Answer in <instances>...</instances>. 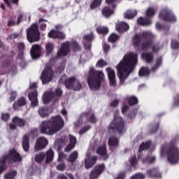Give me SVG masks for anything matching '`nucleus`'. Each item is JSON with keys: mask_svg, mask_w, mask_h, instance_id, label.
Listing matches in <instances>:
<instances>
[{"mask_svg": "<svg viewBox=\"0 0 179 179\" xmlns=\"http://www.w3.org/2000/svg\"><path fill=\"white\" fill-rule=\"evenodd\" d=\"M138 64V56L135 53H128L126 55L118 65L116 66L117 76L120 79V85H124L125 79L134 71L135 66Z\"/></svg>", "mask_w": 179, "mask_h": 179, "instance_id": "1", "label": "nucleus"}, {"mask_svg": "<svg viewBox=\"0 0 179 179\" xmlns=\"http://www.w3.org/2000/svg\"><path fill=\"white\" fill-rule=\"evenodd\" d=\"M65 123L61 116L57 115L52 117L49 120L43 121L39 126L41 134L45 135H54L58 131H61L64 128Z\"/></svg>", "mask_w": 179, "mask_h": 179, "instance_id": "2", "label": "nucleus"}, {"mask_svg": "<svg viewBox=\"0 0 179 179\" xmlns=\"http://www.w3.org/2000/svg\"><path fill=\"white\" fill-rule=\"evenodd\" d=\"M150 37V32L145 31L142 34H136L134 35L133 38V45L136 51H141V50H152L155 52H157L159 49H157V45H153L152 42L143 43L141 45V41Z\"/></svg>", "mask_w": 179, "mask_h": 179, "instance_id": "3", "label": "nucleus"}, {"mask_svg": "<svg viewBox=\"0 0 179 179\" xmlns=\"http://www.w3.org/2000/svg\"><path fill=\"white\" fill-rule=\"evenodd\" d=\"M104 80V73L101 71H96L91 67L87 77V83L91 90H99L101 82Z\"/></svg>", "mask_w": 179, "mask_h": 179, "instance_id": "4", "label": "nucleus"}, {"mask_svg": "<svg viewBox=\"0 0 179 179\" xmlns=\"http://www.w3.org/2000/svg\"><path fill=\"white\" fill-rule=\"evenodd\" d=\"M167 155V159L171 164H176L179 162V150L176 145L171 143L170 144H165L162 145L161 155L164 156Z\"/></svg>", "mask_w": 179, "mask_h": 179, "instance_id": "5", "label": "nucleus"}, {"mask_svg": "<svg viewBox=\"0 0 179 179\" xmlns=\"http://www.w3.org/2000/svg\"><path fill=\"white\" fill-rule=\"evenodd\" d=\"M16 163L17 162H22V157L16 152L15 150H11L8 152V154L4 155L0 158V174L6 169L5 163Z\"/></svg>", "mask_w": 179, "mask_h": 179, "instance_id": "6", "label": "nucleus"}, {"mask_svg": "<svg viewBox=\"0 0 179 179\" xmlns=\"http://www.w3.org/2000/svg\"><path fill=\"white\" fill-rule=\"evenodd\" d=\"M59 82V83H64L67 89L74 90L75 92H78V90L82 89V83L75 77L66 78V76H63Z\"/></svg>", "mask_w": 179, "mask_h": 179, "instance_id": "7", "label": "nucleus"}, {"mask_svg": "<svg viewBox=\"0 0 179 179\" xmlns=\"http://www.w3.org/2000/svg\"><path fill=\"white\" fill-rule=\"evenodd\" d=\"M73 48L74 51H76L80 48L78 43L76 41H73L72 43L66 42L62 44L60 50L57 52V57L58 58H61L62 57H65V55H67L69 54L70 49Z\"/></svg>", "mask_w": 179, "mask_h": 179, "instance_id": "8", "label": "nucleus"}, {"mask_svg": "<svg viewBox=\"0 0 179 179\" xmlns=\"http://www.w3.org/2000/svg\"><path fill=\"white\" fill-rule=\"evenodd\" d=\"M108 129L110 132H111V131H117L120 132V134L124 132L125 131V127H124V120H122V117L115 116L113 120L110 122Z\"/></svg>", "mask_w": 179, "mask_h": 179, "instance_id": "9", "label": "nucleus"}, {"mask_svg": "<svg viewBox=\"0 0 179 179\" xmlns=\"http://www.w3.org/2000/svg\"><path fill=\"white\" fill-rule=\"evenodd\" d=\"M27 38L29 43H34L40 40V32L38 27L36 24H33L31 27L27 30Z\"/></svg>", "mask_w": 179, "mask_h": 179, "instance_id": "10", "label": "nucleus"}, {"mask_svg": "<svg viewBox=\"0 0 179 179\" xmlns=\"http://www.w3.org/2000/svg\"><path fill=\"white\" fill-rule=\"evenodd\" d=\"M83 122H96V117L93 113H83L78 121L74 123L75 128H79L82 127Z\"/></svg>", "mask_w": 179, "mask_h": 179, "instance_id": "11", "label": "nucleus"}, {"mask_svg": "<svg viewBox=\"0 0 179 179\" xmlns=\"http://www.w3.org/2000/svg\"><path fill=\"white\" fill-rule=\"evenodd\" d=\"M52 78H54V71H52L51 68H45L41 76V79L43 85L51 82V79H52Z\"/></svg>", "mask_w": 179, "mask_h": 179, "instance_id": "12", "label": "nucleus"}, {"mask_svg": "<svg viewBox=\"0 0 179 179\" xmlns=\"http://www.w3.org/2000/svg\"><path fill=\"white\" fill-rule=\"evenodd\" d=\"M159 19H162L165 22H171V23L177 22V18L176 15L168 10H163L159 13Z\"/></svg>", "mask_w": 179, "mask_h": 179, "instance_id": "13", "label": "nucleus"}, {"mask_svg": "<svg viewBox=\"0 0 179 179\" xmlns=\"http://www.w3.org/2000/svg\"><path fill=\"white\" fill-rule=\"evenodd\" d=\"M61 94H62V90H61L60 88H57L55 94L52 92H46L44 93L43 97V103L47 104V103H50V101H51L54 96H61Z\"/></svg>", "mask_w": 179, "mask_h": 179, "instance_id": "14", "label": "nucleus"}, {"mask_svg": "<svg viewBox=\"0 0 179 179\" xmlns=\"http://www.w3.org/2000/svg\"><path fill=\"white\" fill-rule=\"evenodd\" d=\"M47 145H48V140L47 138L44 137L38 138L35 145V152H38V150L44 149Z\"/></svg>", "mask_w": 179, "mask_h": 179, "instance_id": "15", "label": "nucleus"}, {"mask_svg": "<svg viewBox=\"0 0 179 179\" xmlns=\"http://www.w3.org/2000/svg\"><path fill=\"white\" fill-rule=\"evenodd\" d=\"M106 72L108 73L110 86H113V87H115L117 85V80H115V72L110 67L106 68Z\"/></svg>", "mask_w": 179, "mask_h": 179, "instance_id": "16", "label": "nucleus"}, {"mask_svg": "<svg viewBox=\"0 0 179 179\" xmlns=\"http://www.w3.org/2000/svg\"><path fill=\"white\" fill-rule=\"evenodd\" d=\"M104 171V164L98 165L90 174V179H97Z\"/></svg>", "mask_w": 179, "mask_h": 179, "instance_id": "17", "label": "nucleus"}, {"mask_svg": "<svg viewBox=\"0 0 179 179\" xmlns=\"http://www.w3.org/2000/svg\"><path fill=\"white\" fill-rule=\"evenodd\" d=\"M26 124V120L17 116L13 118V123L10 124L11 129H16V127H24Z\"/></svg>", "mask_w": 179, "mask_h": 179, "instance_id": "18", "label": "nucleus"}, {"mask_svg": "<svg viewBox=\"0 0 179 179\" xmlns=\"http://www.w3.org/2000/svg\"><path fill=\"white\" fill-rule=\"evenodd\" d=\"M94 38V36H93V33H90V34L84 36L83 43L85 50H90V47H92L90 41H93Z\"/></svg>", "mask_w": 179, "mask_h": 179, "instance_id": "19", "label": "nucleus"}, {"mask_svg": "<svg viewBox=\"0 0 179 179\" xmlns=\"http://www.w3.org/2000/svg\"><path fill=\"white\" fill-rule=\"evenodd\" d=\"M41 52V48L39 45H34L31 49V56L33 59L38 58L40 57V53Z\"/></svg>", "mask_w": 179, "mask_h": 179, "instance_id": "20", "label": "nucleus"}, {"mask_svg": "<svg viewBox=\"0 0 179 179\" xmlns=\"http://www.w3.org/2000/svg\"><path fill=\"white\" fill-rule=\"evenodd\" d=\"M97 158L96 157H90V155L87 154V158L85 159V169H89L93 166L94 163H96Z\"/></svg>", "mask_w": 179, "mask_h": 179, "instance_id": "21", "label": "nucleus"}, {"mask_svg": "<svg viewBox=\"0 0 179 179\" xmlns=\"http://www.w3.org/2000/svg\"><path fill=\"white\" fill-rule=\"evenodd\" d=\"M115 29L117 31L120 33H122L124 31H127L128 29H129V25L124 22H117L115 26Z\"/></svg>", "mask_w": 179, "mask_h": 179, "instance_id": "22", "label": "nucleus"}, {"mask_svg": "<svg viewBox=\"0 0 179 179\" xmlns=\"http://www.w3.org/2000/svg\"><path fill=\"white\" fill-rule=\"evenodd\" d=\"M69 144L66 146L65 148V152H71L73 148H75V145H76V137L73 136L72 135L69 136Z\"/></svg>", "mask_w": 179, "mask_h": 179, "instance_id": "23", "label": "nucleus"}, {"mask_svg": "<svg viewBox=\"0 0 179 179\" xmlns=\"http://www.w3.org/2000/svg\"><path fill=\"white\" fill-rule=\"evenodd\" d=\"M28 97L33 107H36L38 104V101H37V90H34L33 92L29 94Z\"/></svg>", "mask_w": 179, "mask_h": 179, "instance_id": "24", "label": "nucleus"}, {"mask_svg": "<svg viewBox=\"0 0 179 179\" xmlns=\"http://www.w3.org/2000/svg\"><path fill=\"white\" fill-rule=\"evenodd\" d=\"M97 155H100L103 160L107 158V150H106V144H103L102 146H99L96 150Z\"/></svg>", "mask_w": 179, "mask_h": 179, "instance_id": "25", "label": "nucleus"}, {"mask_svg": "<svg viewBox=\"0 0 179 179\" xmlns=\"http://www.w3.org/2000/svg\"><path fill=\"white\" fill-rule=\"evenodd\" d=\"M138 15L136 10H128L124 14V19H134Z\"/></svg>", "mask_w": 179, "mask_h": 179, "instance_id": "26", "label": "nucleus"}, {"mask_svg": "<svg viewBox=\"0 0 179 179\" xmlns=\"http://www.w3.org/2000/svg\"><path fill=\"white\" fill-rule=\"evenodd\" d=\"M137 23H138V24H140L141 26H150V24H152V20L147 19V18H143L142 17H140L137 20Z\"/></svg>", "mask_w": 179, "mask_h": 179, "instance_id": "27", "label": "nucleus"}, {"mask_svg": "<svg viewBox=\"0 0 179 179\" xmlns=\"http://www.w3.org/2000/svg\"><path fill=\"white\" fill-rule=\"evenodd\" d=\"M141 57L144 61L147 62L148 64H150L153 61V55L150 52H144L141 55Z\"/></svg>", "mask_w": 179, "mask_h": 179, "instance_id": "28", "label": "nucleus"}, {"mask_svg": "<svg viewBox=\"0 0 179 179\" xmlns=\"http://www.w3.org/2000/svg\"><path fill=\"white\" fill-rule=\"evenodd\" d=\"M138 75L141 78H147V76L150 75V71H149L148 67H142L138 72Z\"/></svg>", "mask_w": 179, "mask_h": 179, "instance_id": "29", "label": "nucleus"}, {"mask_svg": "<svg viewBox=\"0 0 179 179\" xmlns=\"http://www.w3.org/2000/svg\"><path fill=\"white\" fill-rule=\"evenodd\" d=\"M38 113L42 118H44L45 117H48L50 115V110L47 108H41L38 110Z\"/></svg>", "mask_w": 179, "mask_h": 179, "instance_id": "30", "label": "nucleus"}, {"mask_svg": "<svg viewBox=\"0 0 179 179\" xmlns=\"http://www.w3.org/2000/svg\"><path fill=\"white\" fill-rule=\"evenodd\" d=\"M54 160V151L52 149H50L46 152V163H51Z\"/></svg>", "mask_w": 179, "mask_h": 179, "instance_id": "31", "label": "nucleus"}, {"mask_svg": "<svg viewBox=\"0 0 179 179\" xmlns=\"http://www.w3.org/2000/svg\"><path fill=\"white\" fill-rule=\"evenodd\" d=\"M22 148L24 152H27V150H29V145L28 136H24L22 138Z\"/></svg>", "mask_w": 179, "mask_h": 179, "instance_id": "32", "label": "nucleus"}, {"mask_svg": "<svg viewBox=\"0 0 179 179\" xmlns=\"http://www.w3.org/2000/svg\"><path fill=\"white\" fill-rule=\"evenodd\" d=\"M24 104H26V100L24 98L18 99L13 105L14 110H19V107H22V106H24Z\"/></svg>", "mask_w": 179, "mask_h": 179, "instance_id": "33", "label": "nucleus"}, {"mask_svg": "<svg viewBox=\"0 0 179 179\" xmlns=\"http://www.w3.org/2000/svg\"><path fill=\"white\" fill-rule=\"evenodd\" d=\"M156 8L153 7H150L147 9L145 15L147 17H150V19H152L155 15H156Z\"/></svg>", "mask_w": 179, "mask_h": 179, "instance_id": "34", "label": "nucleus"}, {"mask_svg": "<svg viewBox=\"0 0 179 179\" xmlns=\"http://www.w3.org/2000/svg\"><path fill=\"white\" fill-rule=\"evenodd\" d=\"M114 13V10L110 8L109 7H105L102 9V14L105 17H108V16H111Z\"/></svg>", "mask_w": 179, "mask_h": 179, "instance_id": "35", "label": "nucleus"}, {"mask_svg": "<svg viewBox=\"0 0 179 179\" xmlns=\"http://www.w3.org/2000/svg\"><path fill=\"white\" fill-rule=\"evenodd\" d=\"M78 153L77 151L73 152L69 158H66V160L69 162L70 163H73L75 160L78 159Z\"/></svg>", "mask_w": 179, "mask_h": 179, "instance_id": "36", "label": "nucleus"}, {"mask_svg": "<svg viewBox=\"0 0 179 179\" xmlns=\"http://www.w3.org/2000/svg\"><path fill=\"white\" fill-rule=\"evenodd\" d=\"M148 173L151 177H162V173H160V171H159V170L156 169L150 170L148 171Z\"/></svg>", "mask_w": 179, "mask_h": 179, "instance_id": "37", "label": "nucleus"}, {"mask_svg": "<svg viewBox=\"0 0 179 179\" xmlns=\"http://www.w3.org/2000/svg\"><path fill=\"white\" fill-rule=\"evenodd\" d=\"M44 159H45V153L44 152H41L35 156V160L37 163H41Z\"/></svg>", "mask_w": 179, "mask_h": 179, "instance_id": "38", "label": "nucleus"}, {"mask_svg": "<svg viewBox=\"0 0 179 179\" xmlns=\"http://www.w3.org/2000/svg\"><path fill=\"white\" fill-rule=\"evenodd\" d=\"M150 147V141L143 143V144H141L140 145L138 152H142L143 150H146L149 149Z\"/></svg>", "mask_w": 179, "mask_h": 179, "instance_id": "39", "label": "nucleus"}, {"mask_svg": "<svg viewBox=\"0 0 179 179\" xmlns=\"http://www.w3.org/2000/svg\"><path fill=\"white\" fill-rule=\"evenodd\" d=\"M100 143V141L96 138H92L91 142H90V148L92 149V150H94Z\"/></svg>", "mask_w": 179, "mask_h": 179, "instance_id": "40", "label": "nucleus"}, {"mask_svg": "<svg viewBox=\"0 0 179 179\" xmlns=\"http://www.w3.org/2000/svg\"><path fill=\"white\" fill-rule=\"evenodd\" d=\"M96 31L99 34H107L108 33V28L106 27H98Z\"/></svg>", "mask_w": 179, "mask_h": 179, "instance_id": "41", "label": "nucleus"}, {"mask_svg": "<svg viewBox=\"0 0 179 179\" xmlns=\"http://www.w3.org/2000/svg\"><path fill=\"white\" fill-rule=\"evenodd\" d=\"M101 2H103V0H94L90 4V9H96V8L101 5Z\"/></svg>", "mask_w": 179, "mask_h": 179, "instance_id": "42", "label": "nucleus"}, {"mask_svg": "<svg viewBox=\"0 0 179 179\" xmlns=\"http://www.w3.org/2000/svg\"><path fill=\"white\" fill-rule=\"evenodd\" d=\"M47 55L51 54L54 50V44L51 43H47L45 45Z\"/></svg>", "mask_w": 179, "mask_h": 179, "instance_id": "43", "label": "nucleus"}, {"mask_svg": "<svg viewBox=\"0 0 179 179\" xmlns=\"http://www.w3.org/2000/svg\"><path fill=\"white\" fill-rule=\"evenodd\" d=\"M109 146H117L118 145V138L115 137H110L108 141Z\"/></svg>", "mask_w": 179, "mask_h": 179, "instance_id": "44", "label": "nucleus"}, {"mask_svg": "<svg viewBox=\"0 0 179 179\" xmlns=\"http://www.w3.org/2000/svg\"><path fill=\"white\" fill-rule=\"evenodd\" d=\"M127 101L129 106H134V104H136V103H138V99L135 96H129L127 97Z\"/></svg>", "mask_w": 179, "mask_h": 179, "instance_id": "45", "label": "nucleus"}, {"mask_svg": "<svg viewBox=\"0 0 179 179\" xmlns=\"http://www.w3.org/2000/svg\"><path fill=\"white\" fill-rule=\"evenodd\" d=\"M48 36L49 38H57L58 37V31L52 29L48 34Z\"/></svg>", "mask_w": 179, "mask_h": 179, "instance_id": "46", "label": "nucleus"}, {"mask_svg": "<svg viewBox=\"0 0 179 179\" xmlns=\"http://www.w3.org/2000/svg\"><path fill=\"white\" fill-rule=\"evenodd\" d=\"M119 38H120V36H118V35H117L115 34H112L110 35V36L108 38V41H110V43H115L117 39Z\"/></svg>", "mask_w": 179, "mask_h": 179, "instance_id": "47", "label": "nucleus"}, {"mask_svg": "<svg viewBox=\"0 0 179 179\" xmlns=\"http://www.w3.org/2000/svg\"><path fill=\"white\" fill-rule=\"evenodd\" d=\"M65 159H66V155H65L64 152H59L57 162H64Z\"/></svg>", "mask_w": 179, "mask_h": 179, "instance_id": "48", "label": "nucleus"}, {"mask_svg": "<svg viewBox=\"0 0 179 179\" xmlns=\"http://www.w3.org/2000/svg\"><path fill=\"white\" fill-rule=\"evenodd\" d=\"M15 176H16V171H13L9 172L6 175H5L4 178L5 179H12Z\"/></svg>", "mask_w": 179, "mask_h": 179, "instance_id": "49", "label": "nucleus"}, {"mask_svg": "<svg viewBox=\"0 0 179 179\" xmlns=\"http://www.w3.org/2000/svg\"><path fill=\"white\" fill-rule=\"evenodd\" d=\"M96 66H98L99 68H103V66H107V62H106L103 59H99L96 62Z\"/></svg>", "mask_w": 179, "mask_h": 179, "instance_id": "50", "label": "nucleus"}, {"mask_svg": "<svg viewBox=\"0 0 179 179\" xmlns=\"http://www.w3.org/2000/svg\"><path fill=\"white\" fill-rule=\"evenodd\" d=\"M156 160V157L152 156L143 160V163H153Z\"/></svg>", "mask_w": 179, "mask_h": 179, "instance_id": "51", "label": "nucleus"}, {"mask_svg": "<svg viewBox=\"0 0 179 179\" xmlns=\"http://www.w3.org/2000/svg\"><path fill=\"white\" fill-rule=\"evenodd\" d=\"M171 48L173 50H178L179 48V43L176 40H173L171 42Z\"/></svg>", "mask_w": 179, "mask_h": 179, "instance_id": "52", "label": "nucleus"}, {"mask_svg": "<svg viewBox=\"0 0 179 179\" xmlns=\"http://www.w3.org/2000/svg\"><path fill=\"white\" fill-rule=\"evenodd\" d=\"M39 23H41V29L42 30H45V27H47V21L43 20V19H41L39 20Z\"/></svg>", "mask_w": 179, "mask_h": 179, "instance_id": "53", "label": "nucleus"}, {"mask_svg": "<svg viewBox=\"0 0 179 179\" xmlns=\"http://www.w3.org/2000/svg\"><path fill=\"white\" fill-rule=\"evenodd\" d=\"M145 178V175L142 173H137L131 177V179H143Z\"/></svg>", "mask_w": 179, "mask_h": 179, "instance_id": "54", "label": "nucleus"}, {"mask_svg": "<svg viewBox=\"0 0 179 179\" xmlns=\"http://www.w3.org/2000/svg\"><path fill=\"white\" fill-rule=\"evenodd\" d=\"M89 129H90V126L87 125L84 127V128L79 131L80 135H83V134H85V132H87Z\"/></svg>", "mask_w": 179, "mask_h": 179, "instance_id": "55", "label": "nucleus"}, {"mask_svg": "<svg viewBox=\"0 0 179 179\" xmlns=\"http://www.w3.org/2000/svg\"><path fill=\"white\" fill-rule=\"evenodd\" d=\"M66 36V35L64 32L57 31V38H59L60 40H64Z\"/></svg>", "mask_w": 179, "mask_h": 179, "instance_id": "56", "label": "nucleus"}, {"mask_svg": "<svg viewBox=\"0 0 179 179\" xmlns=\"http://www.w3.org/2000/svg\"><path fill=\"white\" fill-rule=\"evenodd\" d=\"M162 58L158 59L156 62V66L152 68V71H156V69H157V68L162 65Z\"/></svg>", "mask_w": 179, "mask_h": 179, "instance_id": "57", "label": "nucleus"}, {"mask_svg": "<svg viewBox=\"0 0 179 179\" xmlns=\"http://www.w3.org/2000/svg\"><path fill=\"white\" fill-rule=\"evenodd\" d=\"M131 166H135L136 164V157H132L129 159Z\"/></svg>", "mask_w": 179, "mask_h": 179, "instance_id": "58", "label": "nucleus"}, {"mask_svg": "<svg viewBox=\"0 0 179 179\" xmlns=\"http://www.w3.org/2000/svg\"><path fill=\"white\" fill-rule=\"evenodd\" d=\"M26 20V14H21L17 18V23H20L22 20Z\"/></svg>", "mask_w": 179, "mask_h": 179, "instance_id": "59", "label": "nucleus"}, {"mask_svg": "<svg viewBox=\"0 0 179 179\" xmlns=\"http://www.w3.org/2000/svg\"><path fill=\"white\" fill-rule=\"evenodd\" d=\"M15 99H16V92L13 91L10 96V101H14Z\"/></svg>", "mask_w": 179, "mask_h": 179, "instance_id": "60", "label": "nucleus"}, {"mask_svg": "<svg viewBox=\"0 0 179 179\" xmlns=\"http://www.w3.org/2000/svg\"><path fill=\"white\" fill-rule=\"evenodd\" d=\"M57 170H59L60 171H64V169H65V164H60L57 166Z\"/></svg>", "mask_w": 179, "mask_h": 179, "instance_id": "61", "label": "nucleus"}, {"mask_svg": "<svg viewBox=\"0 0 179 179\" xmlns=\"http://www.w3.org/2000/svg\"><path fill=\"white\" fill-rule=\"evenodd\" d=\"M10 118L9 114L4 113L2 115V120L3 121H8V120Z\"/></svg>", "mask_w": 179, "mask_h": 179, "instance_id": "62", "label": "nucleus"}, {"mask_svg": "<svg viewBox=\"0 0 179 179\" xmlns=\"http://www.w3.org/2000/svg\"><path fill=\"white\" fill-rule=\"evenodd\" d=\"M103 48L104 52H107L110 50V46L106 43H103Z\"/></svg>", "mask_w": 179, "mask_h": 179, "instance_id": "63", "label": "nucleus"}, {"mask_svg": "<svg viewBox=\"0 0 179 179\" xmlns=\"http://www.w3.org/2000/svg\"><path fill=\"white\" fill-rule=\"evenodd\" d=\"M118 103H119L118 100L115 99L110 103V106L111 107H116V106H118Z\"/></svg>", "mask_w": 179, "mask_h": 179, "instance_id": "64", "label": "nucleus"}]
</instances>
